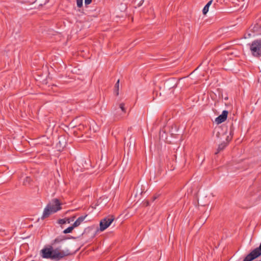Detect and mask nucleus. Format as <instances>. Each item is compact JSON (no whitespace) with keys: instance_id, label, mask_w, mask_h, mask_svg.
I'll list each match as a JSON object with an SVG mask.
<instances>
[{"instance_id":"f257e3e1","label":"nucleus","mask_w":261,"mask_h":261,"mask_svg":"<svg viewBox=\"0 0 261 261\" xmlns=\"http://www.w3.org/2000/svg\"><path fill=\"white\" fill-rule=\"evenodd\" d=\"M41 256L44 258H50L56 260H59L65 256L71 255L68 249L60 250L59 248L54 249L52 246L48 248H44L41 250Z\"/></svg>"},{"instance_id":"f03ea898","label":"nucleus","mask_w":261,"mask_h":261,"mask_svg":"<svg viewBox=\"0 0 261 261\" xmlns=\"http://www.w3.org/2000/svg\"><path fill=\"white\" fill-rule=\"evenodd\" d=\"M62 204L63 203L61 202L59 199H53L44 209L41 219L44 220L48 218L52 214L56 213L60 211L62 209Z\"/></svg>"},{"instance_id":"7ed1b4c3","label":"nucleus","mask_w":261,"mask_h":261,"mask_svg":"<svg viewBox=\"0 0 261 261\" xmlns=\"http://www.w3.org/2000/svg\"><path fill=\"white\" fill-rule=\"evenodd\" d=\"M250 49L254 57H261V39L252 41L250 46Z\"/></svg>"},{"instance_id":"20e7f679","label":"nucleus","mask_w":261,"mask_h":261,"mask_svg":"<svg viewBox=\"0 0 261 261\" xmlns=\"http://www.w3.org/2000/svg\"><path fill=\"white\" fill-rule=\"evenodd\" d=\"M261 255V248L259 246L251 251L243 261H252Z\"/></svg>"},{"instance_id":"39448f33","label":"nucleus","mask_w":261,"mask_h":261,"mask_svg":"<svg viewBox=\"0 0 261 261\" xmlns=\"http://www.w3.org/2000/svg\"><path fill=\"white\" fill-rule=\"evenodd\" d=\"M177 81L175 78H170L168 80H166L164 82L163 90L167 91L172 89L176 87L177 86Z\"/></svg>"},{"instance_id":"423d86ee","label":"nucleus","mask_w":261,"mask_h":261,"mask_svg":"<svg viewBox=\"0 0 261 261\" xmlns=\"http://www.w3.org/2000/svg\"><path fill=\"white\" fill-rule=\"evenodd\" d=\"M114 220L113 216H110L102 219L100 222V230L101 231L105 230L111 224Z\"/></svg>"},{"instance_id":"0eeeda50","label":"nucleus","mask_w":261,"mask_h":261,"mask_svg":"<svg viewBox=\"0 0 261 261\" xmlns=\"http://www.w3.org/2000/svg\"><path fill=\"white\" fill-rule=\"evenodd\" d=\"M228 113L227 111H223L222 114L215 119V122L219 124L224 122L227 119Z\"/></svg>"},{"instance_id":"6e6552de","label":"nucleus","mask_w":261,"mask_h":261,"mask_svg":"<svg viewBox=\"0 0 261 261\" xmlns=\"http://www.w3.org/2000/svg\"><path fill=\"white\" fill-rule=\"evenodd\" d=\"M87 215L82 216L79 217L72 224L74 228L79 226L84 221Z\"/></svg>"},{"instance_id":"1a4fd4ad","label":"nucleus","mask_w":261,"mask_h":261,"mask_svg":"<svg viewBox=\"0 0 261 261\" xmlns=\"http://www.w3.org/2000/svg\"><path fill=\"white\" fill-rule=\"evenodd\" d=\"M213 0L209 1L206 5L204 7L202 10V13L203 15H206L208 11L209 7L212 3Z\"/></svg>"},{"instance_id":"9d476101","label":"nucleus","mask_w":261,"mask_h":261,"mask_svg":"<svg viewBox=\"0 0 261 261\" xmlns=\"http://www.w3.org/2000/svg\"><path fill=\"white\" fill-rule=\"evenodd\" d=\"M66 240V238L64 236H59L58 237H57V238H56L54 241H53V242L52 243V245H55L57 243H60L62 241H64Z\"/></svg>"},{"instance_id":"9b49d317","label":"nucleus","mask_w":261,"mask_h":261,"mask_svg":"<svg viewBox=\"0 0 261 261\" xmlns=\"http://www.w3.org/2000/svg\"><path fill=\"white\" fill-rule=\"evenodd\" d=\"M228 145V143L225 142H223L220 144L219 145L217 152L216 153H218L219 152L223 150Z\"/></svg>"},{"instance_id":"f8f14e48","label":"nucleus","mask_w":261,"mask_h":261,"mask_svg":"<svg viewBox=\"0 0 261 261\" xmlns=\"http://www.w3.org/2000/svg\"><path fill=\"white\" fill-rule=\"evenodd\" d=\"M119 80H118L115 85V91L114 93H115L116 96H118L119 94Z\"/></svg>"},{"instance_id":"ddd939ff","label":"nucleus","mask_w":261,"mask_h":261,"mask_svg":"<svg viewBox=\"0 0 261 261\" xmlns=\"http://www.w3.org/2000/svg\"><path fill=\"white\" fill-rule=\"evenodd\" d=\"M74 228V227H73V225H72V226H69L67 228L65 229V230H64L63 231V233H70L72 232V231L73 230V229Z\"/></svg>"},{"instance_id":"4468645a","label":"nucleus","mask_w":261,"mask_h":261,"mask_svg":"<svg viewBox=\"0 0 261 261\" xmlns=\"http://www.w3.org/2000/svg\"><path fill=\"white\" fill-rule=\"evenodd\" d=\"M125 105L123 103H121L119 105V108L121 110L123 113H126V109L124 107Z\"/></svg>"},{"instance_id":"2eb2a0df","label":"nucleus","mask_w":261,"mask_h":261,"mask_svg":"<svg viewBox=\"0 0 261 261\" xmlns=\"http://www.w3.org/2000/svg\"><path fill=\"white\" fill-rule=\"evenodd\" d=\"M83 0H76L77 7L81 8L83 6Z\"/></svg>"},{"instance_id":"dca6fc26","label":"nucleus","mask_w":261,"mask_h":261,"mask_svg":"<svg viewBox=\"0 0 261 261\" xmlns=\"http://www.w3.org/2000/svg\"><path fill=\"white\" fill-rule=\"evenodd\" d=\"M58 223L60 224H64L66 223V219H61L58 220Z\"/></svg>"},{"instance_id":"f3484780","label":"nucleus","mask_w":261,"mask_h":261,"mask_svg":"<svg viewBox=\"0 0 261 261\" xmlns=\"http://www.w3.org/2000/svg\"><path fill=\"white\" fill-rule=\"evenodd\" d=\"M92 2V0H85V4L86 6L90 4Z\"/></svg>"},{"instance_id":"a211bd4d","label":"nucleus","mask_w":261,"mask_h":261,"mask_svg":"<svg viewBox=\"0 0 261 261\" xmlns=\"http://www.w3.org/2000/svg\"><path fill=\"white\" fill-rule=\"evenodd\" d=\"M84 128V125H83V124H80L79 126H78V129H80V130H82L83 129V128Z\"/></svg>"},{"instance_id":"6ab92c4d","label":"nucleus","mask_w":261,"mask_h":261,"mask_svg":"<svg viewBox=\"0 0 261 261\" xmlns=\"http://www.w3.org/2000/svg\"><path fill=\"white\" fill-rule=\"evenodd\" d=\"M143 2H144V0H142V1H141L139 2V3L137 5V6H138V7H140L141 6H142V5L143 4Z\"/></svg>"},{"instance_id":"aec40b11","label":"nucleus","mask_w":261,"mask_h":261,"mask_svg":"<svg viewBox=\"0 0 261 261\" xmlns=\"http://www.w3.org/2000/svg\"><path fill=\"white\" fill-rule=\"evenodd\" d=\"M158 196H153L152 197V201H154L157 198H158Z\"/></svg>"},{"instance_id":"412c9836","label":"nucleus","mask_w":261,"mask_h":261,"mask_svg":"<svg viewBox=\"0 0 261 261\" xmlns=\"http://www.w3.org/2000/svg\"><path fill=\"white\" fill-rule=\"evenodd\" d=\"M66 220V222H67L68 223H69L70 222V219L69 218H65Z\"/></svg>"},{"instance_id":"4be33fe9","label":"nucleus","mask_w":261,"mask_h":261,"mask_svg":"<svg viewBox=\"0 0 261 261\" xmlns=\"http://www.w3.org/2000/svg\"><path fill=\"white\" fill-rule=\"evenodd\" d=\"M121 118V117H116V119L118 120L120 119Z\"/></svg>"},{"instance_id":"5701e85b","label":"nucleus","mask_w":261,"mask_h":261,"mask_svg":"<svg viewBox=\"0 0 261 261\" xmlns=\"http://www.w3.org/2000/svg\"><path fill=\"white\" fill-rule=\"evenodd\" d=\"M75 218V216H73V217L72 218V221H73Z\"/></svg>"},{"instance_id":"b1692460","label":"nucleus","mask_w":261,"mask_h":261,"mask_svg":"<svg viewBox=\"0 0 261 261\" xmlns=\"http://www.w3.org/2000/svg\"><path fill=\"white\" fill-rule=\"evenodd\" d=\"M29 179H30V178L28 177H27L26 180L28 181V180H29Z\"/></svg>"},{"instance_id":"393cba45","label":"nucleus","mask_w":261,"mask_h":261,"mask_svg":"<svg viewBox=\"0 0 261 261\" xmlns=\"http://www.w3.org/2000/svg\"><path fill=\"white\" fill-rule=\"evenodd\" d=\"M64 139V138H62V137H60V138H59V139Z\"/></svg>"},{"instance_id":"a878e982","label":"nucleus","mask_w":261,"mask_h":261,"mask_svg":"<svg viewBox=\"0 0 261 261\" xmlns=\"http://www.w3.org/2000/svg\"><path fill=\"white\" fill-rule=\"evenodd\" d=\"M59 143L61 144V140H60L59 141Z\"/></svg>"},{"instance_id":"bb28decb","label":"nucleus","mask_w":261,"mask_h":261,"mask_svg":"<svg viewBox=\"0 0 261 261\" xmlns=\"http://www.w3.org/2000/svg\"><path fill=\"white\" fill-rule=\"evenodd\" d=\"M31 261H35V260H31Z\"/></svg>"}]
</instances>
